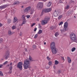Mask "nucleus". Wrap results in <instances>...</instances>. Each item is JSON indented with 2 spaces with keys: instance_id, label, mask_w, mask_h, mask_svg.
I'll list each match as a JSON object with an SVG mask.
<instances>
[{
  "instance_id": "1",
  "label": "nucleus",
  "mask_w": 77,
  "mask_h": 77,
  "mask_svg": "<svg viewBox=\"0 0 77 77\" xmlns=\"http://www.w3.org/2000/svg\"><path fill=\"white\" fill-rule=\"evenodd\" d=\"M51 48L52 50V52L53 54H55L57 53V51L55 46L54 42H52L51 44Z\"/></svg>"
},
{
  "instance_id": "2",
  "label": "nucleus",
  "mask_w": 77,
  "mask_h": 77,
  "mask_svg": "<svg viewBox=\"0 0 77 77\" xmlns=\"http://www.w3.org/2000/svg\"><path fill=\"white\" fill-rule=\"evenodd\" d=\"M70 38L71 41L73 42H77V38L75 34L74 33H72L70 35Z\"/></svg>"
},
{
  "instance_id": "3",
  "label": "nucleus",
  "mask_w": 77,
  "mask_h": 77,
  "mask_svg": "<svg viewBox=\"0 0 77 77\" xmlns=\"http://www.w3.org/2000/svg\"><path fill=\"white\" fill-rule=\"evenodd\" d=\"M23 66L25 69H27V68H30V63L29 61L27 60H25L24 61Z\"/></svg>"
},
{
  "instance_id": "4",
  "label": "nucleus",
  "mask_w": 77,
  "mask_h": 77,
  "mask_svg": "<svg viewBox=\"0 0 77 77\" xmlns=\"http://www.w3.org/2000/svg\"><path fill=\"white\" fill-rule=\"evenodd\" d=\"M50 17H47L44 20H43L41 21V24L42 25H45L46 24H47L48 23V21L50 20Z\"/></svg>"
},
{
  "instance_id": "5",
  "label": "nucleus",
  "mask_w": 77,
  "mask_h": 77,
  "mask_svg": "<svg viewBox=\"0 0 77 77\" xmlns=\"http://www.w3.org/2000/svg\"><path fill=\"white\" fill-rule=\"evenodd\" d=\"M43 3L41 2H38V4H37V7L38 8V9H41L43 7Z\"/></svg>"
},
{
  "instance_id": "6",
  "label": "nucleus",
  "mask_w": 77,
  "mask_h": 77,
  "mask_svg": "<svg viewBox=\"0 0 77 77\" xmlns=\"http://www.w3.org/2000/svg\"><path fill=\"white\" fill-rule=\"evenodd\" d=\"M51 10V8L46 9H45L44 10L42 11V13L41 16H42V15H43V12H44L45 13H46V12H50V11Z\"/></svg>"
},
{
  "instance_id": "7",
  "label": "nucleus",
  "mask_w": 77,
  "mask_h": 77,
  "mask_svg": "<svg viewBox=\"0 0 77 77\" xmlns=\"http://www.w3.org/2000/svg\"><path fill=\"white\" fill-rule=\"evenodd\" d=\"M31 9V7L30 6H29L26 8L24 10V13H28L30 12V10Z\"/></svg>"
},
{
  "instance_id": "8",
  "label": "nucleus",
  "mask_w": 77,
  "mask_h": 77,
  "mask_svg": "<svg viewBox=\"0 0 77 77\" xmlns=\"http://www.w3.org/2000/svg\"><path fill=\"white\" fill-rule=\"evenodd\" d=\"M17 67L20 69H21L22 67H23V63L22 62H20L18 63Z\"/></svg>"
},
{
  "instance_id": "9",
  "label": "nucleus",
  "mask_w": 77,
  "mask_h": 77,
  "mask_svg": "<svg viewBox=\"0 0 77 77\" xmlns=\"http://www.w3.org/2000/svg\"><path fill=\"white\" fill-rule=\"evenodd\" d=\"M9 51H8L6 52V54L4 56V57L5 58V59H8V57H9Z\"/></svg>"
},
{
  "instance_id": "10",
  "label": "nucleus",
  "mask_w": 77,
  "mask_h": 77,
  "mask_svg": "<svg viewBox=\"0 0 77 77\" xmlns=\"http://www.w3.org/2000/svg\"><path fill=\"white\" fill-rule=\"evenodd\" d=\"M68 23L67 22H66L64 23V29H66L68 27Z\"/></svg>"
},
{
  "instance_id": "11",
  "label": "nucleus",
  "mask_w": 77,
  "mask_h": 77,
  "mask_svg": "<svg viewBox=\"0 0 77 77\" xmlns=\"http://www.w3.org/2000/svg\"><path fill=\"white\" fill-rule=\"evenodd\" d=\"M58 14H59V11H55L54 14V16H55V17H57V15H58Z\"/></svg>"
},
{
  "instance_id": "12",
  "label": "nucleus",
  "mask_w": 77,
  "mask_h": 77,
  "mask_svg": "<svg viewBox=\"0 0 77 77\" xmlns=\"http://www.w3.org/2000/svg\"><path fill=\"white\" fill-rule=\"evenodd\" d=\"M17 18L16 17H14V20H13V23H15V22H17Z\"/></svg>"
},
{
  "instance_id": "13",
  "label": "nucleus",
  "mask_w": 77,
  "mask_h": 77,
  "mask_svg": "<svg viewBox=\"0 0 77 77\" xmlns=\"http://www.w3.org/2000/svg\"><path fill=\"white\" fill-rule=\"evenodd\" d=\"M67 60L69 63H71V60L70 58L69 57H67Z\"/></svg>"
},
{
  "instance_id": "14",
  "label": "nucleus",
  "mask_w": 77,
  "mask_h": 77,
  "mask_svg": "<svg viewBox=\"0 0 77 77\" xmlns=\"http://www.w3.org/2000/svg\"><path fill=\"white\" fill-rule=\"evenodd\" d=\"M51 5V2H49L47 6H48V7H50Z\"/></svg>"
},
{
  "instance_id": "15",
  "label": "nucleus",
  "mask_w": 77,
  "mask_h": 77,
  "mask_svg": "<svg viewBox=\"0 0 77 77\" xmlns=\"http://www.w3.org/2000/svg\"><path fill=\"white\" fill-rule=\"evenodd\" d=\"M8 35H12V33L11 31H9L8 32Z\"/></svg>"
},
{
  "instance_id": "16",
  "label": "nucleus",
  "mask_w": 77,
  "mask_h": 77,
  "mask_svg": "<svg viewBox=\"0 0 77 77\" xmlns=\"http://www.w3.org/2000/svg\"><path fill=\"white\" fill-rule=\"evenodd\" d=\"M42 33V31L41 29H40L38 32V34H41V33Z\"/></svg>"
},
{
  "instance_id": "17",
  "label": "nucleus",
  "mask_w": 77,
  "mask_h": 77,
  "mask_svg": "<svg viewBox=\"0 0 77 77\" xmlns=\"http://www.w3.org/2000/svg\"><path fill=\"white\" fill-rule=\"evenodd\" d=\"M19 3H20V2H19L18 1H16V2H14V5H18V4H19Z\"/></svg>"
},
{
  "instance_id": "18",
  "label": "nucleus",
  "mask_w": 77,
  "mask_h": 77,
  "mask_svg": "<svg viewBox=\"0 0 77 77\" xmlns=\"http://www.w3.org/2000/svg\"><path fill=\"white\" fill-rule=\"evenodd\" d=\"M29 61H33V60H32V57H30V56H29Z\"/></svg>"
},
{
  "instance_id": "19",
  "label": "nucleus",
  "mask_w": 77,
  "mask_h": 77,
  "mask_svg": "<svg viewBox=\"0 0 77 77\" xmlns=\"http://www.w3.org/2000/svg\"><path fill=\"white\" fill-rule=\"evenodd\" d=\"M7 6H7V5H3L2 7L1 8H2V9H3L4 8H6V7H7Z\"/></svg>"
},
{
  "instance_id": "20",
  "label": "nucleus",
  "mask_w": 77,
  "mask_h": 77,
  "mask_svg": "<svg viewBox=\"0 0 77 77\" xmlns=\"http://www.w3.org/2000/svg\"><path fill=\"white\" fill-rule=\"evenodd\" d=\"M26 21L25 20H24L23 21V22H22V23L21 26H23V24H26Z\"/></svg>"
},
{
  "instance_id": "21",
  "label": "nucleus",
  "mask_w": 77,
  "mask_h": 77,
  "mask_svg": "<svg viewBox=\"0 0 77 77\" xmlns=\"http://www.w3.org/2000/svg\"><path fill=\"white\" fill-rule=\"evenodd\" d=\"M58 63H59V62H58V61H57V60H55V65H57V64H58Z\"/></svg>"
},
{
  "instance_id": "22",
  "label": "nucleus",
  "mask_w": 77,
  "mask_h": 77,
  "mask_svg": "<svg viewBox=\"0 0 77 77\" xmlns=\"http://www.w3.org/2000/svg\"><path fill=\"white\" fill-rule=\"evenodd\" d=\"M3 40L2 38H0V43L2 44V43H3Z\"/></svg>"
},
{
  "instance_id": "23",
  "label": "nucleus",
  "mask_w": 77,
  "mask_h": 77,
  "mask_svg": "<svg viewBox=\"0 0 77 77\" xmlns=\"http://www.w3.org/2000/svg\"><path fill=\"white\" fill-rule=\"evenodd\" d=\"M60 31L62 33L63 32H65V31H66V30H65V29H61Z\"/></svg>"
},
{
  "instance_id": "24",
  "label": "nucleus",
  "mask_w": 77,
  "mask_h": 77,
  "mask_svg": "<svg viewBox=\"0 0 77 77\" xmlns=\"http://www.w3.org/2000/svg\"><path fill=\"white\" fill-rule=\"evenodd\" d=\"M55 35L56 37H57L58 35H59V33L58 32H56L55 34Z\"/></svg>"
},
{
  "instance_id": "25",
  "label": "nucleus",
  "mask_w": 77,
  "mask_h": 77,
  "mask_svg": "<svg viewBox=\"0 0 77 77\" xmlns=\"http://www.w3.org/2000/svg\"><path fill=\"white\" fill-rule=\"evenodd\" d=\"M62 17V15H61L58 18V20H60Z\"/></svg>"
},
{
  "instance_id": "26",
  "label": "nucleus",
  "mask_w": 77,
  "mask_h": 77,
  "mask_svg": "<svg viewBox=\"0 0 77 77\" xmlns=\"http://www.w3.org/2000/svg\"><path fill=\"white\" fill-rule=\"evenodd\" d=\"M75 50V48H73L72 49V52L73 51H74Z\"/></svg>"
},
{
  "instance_id": "27",
  "label": "nucleus",
  "mask_w": 77,
  "mask_h": 77,
  "mask_svg": "<svg viewBox=\"0 0 77 77\" xmlns=\"http://www.w3.org/2000/svg\"><path fill=\"white\" fill-rule=\"evenodd\" d=\"M69 8V6L68 5H67L66 7L65 8V9H68Z\"/></svg>"
},
{
  "instance_id": "28",
  "label": "nucleus",
  "mask_w": 77,
  "mask_h": 77,
  "mask_svg": "<svg viewBox=\"0 0 77 77\" xmlns=\"http://www.w3.org/2000/svg\"><path fill=\"white\" fill-rule=\"evenodd\" d=\"M48 64H49V65H51L52 64V62H49L48 63Z\"/></svg>"
},
{
  "instance_id": "29",
  "label": "nucleus",
  "mask_w": 77,
  "mask_h": 77,
  "mask_svg": "<svg viewBox=\"0 0 77 77\" xmlns=\"http://www.w3.org/2000/svg\"><path fill=\"white\" fill-rule=\"evenodd\" d=\"M0 75L1 76H3V73L2 71H0Z\"/></svg>"
},
{
  "instance_id": "30",
  "label": "nucleus",
  "mask_w": 77,
  "mask_h": 77,
  "mask_svg": "<svg viewBox=\"0 0 77 77\" xmlns=\"http://www.w3.org/2000/svg\"><path fill=\"white\" fill-rule=\"evenodd\" d=\"M35 24H36V23H33L32 24H31V27H32L34 26H35Z\"/></svg>"
},
{
  "instance_id": "31",
  "label": "nucleus",
  "mask_w": 77,
  "mask_h": 77,
  "mask_svg": "<svg viewBox=\"0 0 77 77\" xmlns=\"http://www.w3.org/2000/svg\"><path fill=\"white\" fill-rule=\"evenodd\" d=\"M8 61H5L4 63L3 64V65H6V64H7L8 63Z\"/></svg>"
},
{
  "instance_id": "32",
  "label": "nucleus",
  "mask_w": 77,
  "mask_h": 77,
  "mask_svg": "<svg viewBox=\"0 0 77 77\" xmlns=\"http://www.w3.org/2000/svg\"><path fill=\"white\" fill-rule=\"evenodd\" d=\"M15 28H16L15 26H13L12 27V29L13 30H14V29H15Z\"/></svg>"
},
{
  "instance_id": "33",
  "label": "nucleus",
  "mask_w": 77,
  "mask_h": 77,
  "mask_svg": "<svg viewBox=\"0 0 77 77\" xmlns=\"http://www.w3.org/2000/svg\"><path fill=\"white\" fill-rule=\"evenodd\" d=\"M34 11V10H33L32 11V10L31 11V14H33V12Z\"/></svg>"
},
{
  "instance_id": "34",
  "label": "nucleus",
  "mask_w": 77,
  "mask_h": 77,
  "mask_svg": "<svg viewBox=\"0 0 77 77\" xmlns=\"http://www.w3.org/2000/svg\"><path fill=\"white\" fill-rule=\"evenodd\" d=\"M47 59L48 60H51V59L50 58V57H47Z\"/></svg>"
},
{
  "instance_id": "35",
  "label": "nucleus",
  "mask_w": 77,
  "mask_h": 77,
  "mask_svg": "<svg viewBox=\"0 0 77 77\" xmlns=\"http://www.w3.org/2000/svg\"><path fill=\"white\" fill-rule=\"evenodd\" d=\"M37 37H38V34H36L34 36V38H36Z\"/></svg>"
},
{
  "instance_id": "36",
  "label": "nucleus",
  "mask_w": 77,
  "mask_h": 77,
  "mask_svg": "<svg viewBox=\"0 0 77 77\" xmlns=\"http://www.w3.org/2000/svg\"><path fill=\"white\" fill-rule=\"evenodd\" d=\"M63 22H61L59 24V25L60 26V25H62V24H63Z\"/></svg>"
},
{
  "instance_id": "37",
  "label": "nucleus",
  "mask_w": 77,
  "mask_h": 77,
  "mask_svg": "<svg viewBox=\"0 0 77 77\" xmlns=\"http://www.w3.org/2000/svg\"><path fill=\"white\" fill-rule=\"evenodd\" d=\"M8 23H10L11 22V20H9H9H8Z\"/></svg>"
},
{
  "instance_id": "38",
  "label": "nucleus",
  "mask_w": 77,
  "mask_h": 77,
  "mask_svg": "<svg viewBox=\"0 0 77 77\" xmlns=\"http://www.w3.org/2000/svg\"><path fill=\"white\" fill-rule=\"evenodd\" d=\"M26 17L27 18H29L30 17V15H28L26 16Z\"/></svg>"
},
{
  "instance_id": "39",
  "label": "nucleus",
  "mask_w": 77,
  "mask_h": 77,
  "mask_svg": "<svg viewBox=\"0 0 77 77\" xmlns=\"http://www.w3.org/2000/svg\"><path fill=\"white\" fill-rule=\"evenodd\" d=\"M36 30H37V28H35L34 29V32H36Z\"/></svg>"
},
{
  "instance_id": "40",
  "label": "nucleus",
  "mask_w": 77,
  "mask_h": 77,
  "mask_svg": "<svg viewBox=\"0 0 77 77\" xmlns=\"http://www.w3.org/2000/svg\"><path fill=\"white\" fill-rule=\"evenodd\" d=\"M12 66H11L10 67V70H12Z\"/></svg>"
},
{
  "instance_id": "41",
  "label": "nucleus",
  "mask_w": 77,
  "mask_h": 77,
  "mask_svg": "<svg viewBox=\"0 0 77 77\" xmlns=\"http://www.w3.org/2000/svg\"><path fill=\"white\" fill-rule=\"evenodd\" d=\"M22 18H25L26 17V16L24 15H23L22 16Z\"/></svg>"
},
{
  "instance_id": "42",
  "label": "nucleus",
  "mask_w": 77,
  "mask_h": 77,
  "mask_svg": "<svg viewBox=\"0 0 77 77\" xmlns=\"http://www.w3.org/2000/svg\"><path fill=\"white\" fill-rule=\"evenodd\" d=\"M3 25L1 23H0V27H2Z\"/></svg>"
},
{
  "instance_id": "43",
  "label": "nucleus",
  "mask_w": 77,
  "mask_h": 77,
  "mask_svg": "<svg viewBox=\"0 0 77 77\" xmlns=\"http://www.w3.org/2000/svg\"><path fill=\"white\" fill-rule=\"evenodd\" d=\"M9 74H11L12 73V70H10L9 72Z\"/></svg>"
},
{
  "instance_id": "44",
  "label": "nucleus",
  "mask_w": 77,
  "mask_h": 77,
  "mask_svg": "<svg viewBox=\"0 0 77 77\" xmlns=\"http://www.w3.org/2000/svg\"><path fill=\"white\" fill-rule=\"evenodd\" d=\"M2 66H3V65L0 64V68H1Z\"/></svg>"
},
{
  "instance_id": "45",
  "label": "nucleus",
  "mask_w": 77,
  "mask_h": 77,
  "mask_svg": "<svg viewBox=\"0 0 77 77\" xmlns=\"http://www.w3.org/2000/svg\"><path fill=\"white\" fill-rule=\"evenodd\" d=\"M12 63H10V66H12Z\"/></svg>"
},
{
  "instance_id": "46",
  "label": "nucleus",
  "mask_w": 77,
  "mask_h": 77,
  "mask_svg": "<svg viewBox=\"0 0 77 77\" xmlns=\"http://www.w3.org/2000/svg\"><path fill=\"white\" fill-rule=\"evenodd\" d=\"M47 0H43V2H46V1H47Z\"/></svg>"
},
{
  "instance_id": "47",
  "label": "nucleus",
  "mask_w": 77,
  "mask_h": 77,
  "mask_svg": "<svg viewBox=\"0 0 77 77\" xmlns=\"http://www.w3.org/2000/svg\"><path fill=\"white\" fill-rule=\"evenodd\" d=\"M44 45H46V42H45L44 43Z\"/></svg>"
},
{
  "instance_id": "48",
  "label": "nucleus",
  "mask_w": 77,
  "mask_h": 77,
  "mask_svg": "<svg viewBox=\"0 0 77 77\" xmlns=\"http://www.w3.org/2000/svg\"><path fill=\"white\" fill-rule=\"evenodd\" d=\"M62 58L63 59V60H65L64 59V57H62Z\"/></svg>"
},
{
  "instance_id": "49",
  "label": "nucleus",
  "mask_w": 77,
  "mask_h": 77,
  "mask_svg": "<svg viewBox=\"0 0 77 77\" xmlns=\"http://www.w3.org/2000/svg\"><path fill=\"white\" fill-rule=\"evenodd\" d=\"M25 51H27V49H25Z\"/></svg>"
},
{
  "instance_id": "50",
  "label": "nucleus",
  "mask_w": 77,
  "mask_h": 77,
  "mask_svg": "<svg viewBox=\"0 0 77 77\" xmlns=\"http://www.w3.org/2000/svg\"><path fill=\"white\" fill-rule=\"evenodd\" d=\"M74 17L75 18V16H74Z\"/></svg>"
},
{
  "instance_id": "51",
  "label": "nucleus",
  "mask_w": 77,
  "mask_h": 77,
  "mask_svg": "<svg viewBox=\"0 0 77 77\" xmlns=\"http://www.w3.org/2000/svg\"><path fill=\"white\" fill-rule=\"evenodd\" d=\"M8 66H9V65L8 64Z\"/></svg>"
},
{
  "instance_id": "52",
  "label": "nucleus",
  "mask_w": 77,
  "mask_h": 77,
  "mask_svg": "<svg viewBox=\"0 0 77 77\" xmlns=\"http://www.w3.org/2000/svg\"><path fill=\"white\" fill-rule=\"evenodd\" d=\"M3 1H5V0H3Z\"/></svg>"
},
{
  "instance_id": "53",
  "label": "nucleus",
  "mask_w": 77,
  "mask_h": 77,
  "mask_svg": "<svg viewBox=\"0 0 77 77\" xmlns=\"http://www.w3.org/2000/svg\"><path fill=\"white\" fill-rule=\"evenodd\" d=\"M2 60H3V59H2Z\"/></svg>"
},
{
  "instance_id": "54",
  "label": "nucleus",
  "mask_w": 77,
  "mask_h": 77,
  "mask_svg": "<svg viewBox=\"0 0 77 77\" xmlns=\"http://www.w3.org/2000/svg\"><path fill=\"white\" fill-rule=\"evenodd\" d=\"M22 8H23V6L22 7Z\"/></svg>"
},
{
  "instance_id": "55",
  "label": "nucleus",
  "mask_w": 77,
  "mask_h": 77,
  "mask_svg": "<svg viewBox=\"0 0 77 77\" xmlns=\"http://www.w3.org/2000/svg\"><path fill=\"white\" fill-rule=\"evenodd\" d=\"M33 46H34H34H33Z\"/></svg>"
}]
</instances>
